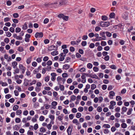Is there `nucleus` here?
<instances>
[{"label":"nucleus","instance_id":"338daca9","mask_svg":"<svg viewBox=\"0 0 135 135\" xmlns=\"http://www.w3.org/2000/svg\"><path fill=\"white\" fill-rule=\"evenodd\" d=\"M44 119L45 117L44 116H41L40 117L39 120L40 121H43L44 120Z\"/></svg>","mask_w":135,"mask_h":135},{"label":"nucleus","instance_id":"393cba45","mask_svg":"<svg viewBox=\"0 0 135 135\" xmlns=\"http://www.w3.org/2000/svg\"><path fill=\"white\" fill-rule=\"evenodd\" d=\"M59 87L60 90L61 91H63L64 90V87L62 85L59 84Z\"/></svg>","mask_w":135,"mask_h":135},{"label":"nucleus","instance_id":"f03ea898","mask_svg":"<svg viewBox=\"0 0 135 135\" xmlns=\"http://www.w3.org/2000/svg\"><path fill=\"white\" fill-rule=\"evenodd\" d=\"M43 33L42 32H37L35 34V37L36 38H42L43 36Z\"/></svg>","mask_w":135,"mask_h":135},{"label":"nucleus","instance_id":"bf43d9fd","mask_svg":"<svg viewBox=\"0 0 135 135\" xmlns=\"http://www.w3.org/2000/svg\"><path fill=\"white\" fill-rule=\"evenodd\" d=\"M49 80V76H47L46 77H45V80L46 82H48Z\"/></svg>","mask_w":135,"mask_h":135},{"label":"nucleus","instance_id":"864d4df0","mask_svg":"<svg viewBox=\"0 0 135 135\" xmlns=\"http://www.w3.org/2000/svg\"><path fill=\"white\" fill-rule=\"evenodd\" d=\"M124 42H125L124 40H120L119 43L120 45H123L124 44Z\"/></svg>","mask_w":135,"mask_h":135},{"label":"nucleus","instance_id":"58836bf2","mask_svg":"<svg viewBox=\"0 0 135 135\" xmlns=\"http://www.w3.org/2000/svg\"><path fill=\"white\" fill-rule=\"evenodd\" d=\"M52 62L51 60L48 61L47 62V64L48 65H51L52 64Z\"/></svg>","mask_w":135,"mask_h":135},{"label":"nucleus","instance_id":"13d9d810","mask_svg":"<svg viewBox=\"0 0 135 135\" xmlns=\"http://www.w3.org/2000/svg\"><path fill=\"white\" fill-rule=\"evenodd\" d=\"M99 68L97 67H93V71L95 72H97L98 71Z\"/></svg>","mask_w":135,"mask_h":135},{"label":"nucleus","instance_id":"cd10ccee","mask_svg":"<svg viewBox=\"0 0 135 135\" xmlns=\"http://www.w3.org/2000/svg\"><path fill=\"white\" fill-rule=\"evenodd\" d=\"M76 99V97L74 95H72L71 97V99L72 101L75 100Z\"/></svg>","mask_w":135,"mask_h":135},{"label":"nucleus","instance_id":"20e7f679","mask_svg":"<svg viewBox=\"0 0 135 135\" xmlns=\"http://www.w3.org/2000/svg\"><path fill=\"white\" fill-rule=\"evenodd\" d=\"M52 77L51 78V80L53 81H54L55 80L56 78L55 77L57 75L56 74L54 73H53L51 74Z\"/></svg>","mask_w":135,"mask_h":135},{"label":"nucleus","instance_id":"f3484780","mask_svg":"<svg viewBox=\"0 0 135 135\" xmlns=\"http://www.w3.org/2000/svg\"><path fill=\"white\" fill-rule=\"evenodd\" d=\"M82 75L81 76V78L82 79H85V75H86V76H87L88 74H87L85 73H83L82 74Z\"/></svg>","mask_w":135,"mask_h":135},{"label":"nucleus","instance_id":"423d86ee","mask_svg":"<svg viewBox=\"0 0 135 135\" xmlns=\"http://www.w3.org/2000/svg\"><path fill=\"white\" fill-rule=\"evenodd\" d=\"M71 127H73L72 126H69L67 129V131L68 135H71V132L72 130V128H71Z\"/></svg>","mask_w":135,"mask_h":135},{"label":"nucleus","instance_id":"dca6fc26","mask_svg":"<svg viewBox=\"0 0 135 135\" xmlns=\"http://www.w3.org/2000/svg\"><path fill=\"white\" fill-rule=\"evenodd\" d=\"M133 110L132 108H129L128 111L127 112V114L128 115H130L131 114V112Z\"/></svg>","mask_w":135,"mask_h":135},{"label":"nucleus","instance_id":"7c9ffc66","mask_svg":"<svg viewBox=\"0 0 135 135\" xmlns=\"http://www.w3.org/2000/svg\"><path fill=\"white\" fill-rule=\"evenodd\" d=\"M114 12H112L109 15V16L110 18H112L114 17Z\"/></svg>","mask_w":135,"mask_h":135},{"label":"nucleus","instance_id":"bb28decb","mask_svg":"<svg viewBox=\"0 0 135 135\" xmlns=\"http://www.w3.org/2000/svg\"><path fill=\"white\" fill-rule=\"evenodd\" d=\"M40 132H44L46 131V130L44 127H42L40 128Z\"/></svg>","mask_w":135,"mask_h":135},{"label":"nucleus","instance_id":"69168bd1","mask_svg":"<svg viewBox=\"0 0 135 135\" xmlns=\"http://www.w3.org/2000/svg\"><path fill=\"white\" fill-rule=\"evenodd\" d=\"M62 76L63 77L66 78L68 77V75L67 73H64L62 74Z\"/></svg>","mask_w":135,"mask_h":135},{"label":"nucleus","instance_id":"49530a36","mask_svg":"<svg viewBox=\"0 0 135 135\" xmlns=\"http://www.w3.org/2000/svg\"><path fill=\"white\" fill-rule=\"evenodd\" d=\"M21 121L20 119L19 118H16L15 119V122L16 123H19Z\"/></svg>","mask_w":135,"mask_h":135},{"label":"nucleus","instance_id":"603ef678","mask_svg":"<svg viewBox=\"0 0 135 135\" xmlns=\"http://www.w3.org/2000/svg\"><path fill=\"white\" fill-rule=\"evenodd\" d=\"M49 21V20L47 18L45 19L44 21V24H46Z\"/></svg>","mask_w":135,"mask_h":135},{"label":"nucleus","instance_id":"72a5a7b5","mask_svg":"<svg viewBox=\"0 0 135 135\" xmlns=\"http://www.w3.org/2000/svg\"><path fill=\"white\" fill-rule=\"evenodd\" d=\"M81 116V114L80 113H77L76 115V117L78 118H80Z\"/></svg>","mask_w":135,"mask_h":135},{"label":"nucleus","instance_id":"052dcab7","mask_svg":"<svg viewBox=\"0 0 135 135\" xmlns=\"http://www.w3.org/2000/svg\"><path fill=\"white\" fill-rule=\"evenodd\" d=\"M36 61L40 63L41 61L42 60L41 58L40 57H38L37 58Z\"/></svg>","mask_w":135,"mask_h":135},{"label":"nucleus","instance_id":"b1692460","mask_svg":"<svg viewBox=\"0 0 135 135\" xmlns=\"http://www.w3.org/2000/svg\"><path fill=\"white\" fill-rule=\"evenodd\" d=\"M21 29L19 27H17L16 28L15 32L16 33H18L21 31Z\"/></svg>","mask_w":135,"mask_h":135},{"label":"nucleus","instance_id":"7ed1b4c3","mask_svg":"<svg viewBox=\"0 0 135 135\" xmlns=\"http://www.w3.org/2000/svg\"><path fill=\"white\" fill-rule=\"evenodd\" d=\"M67 3L66 0H61L59 2V4L58 5L59 6H61L66 4Z\"/></svg>","mask_w":135,"mask_h":135},{"label":"nucleus","instance_id":"f704fd0d","mask_svg":"<svg viewBox=\"0 0 135 135\" xmlns=\"http://www.w3.org/2000/svg\"><path fill=\"white\" fill-rule=\"evenodd\" d=\"M6 33V35L8 37H10L11 35V34L9 32H7Z\"/></svg>","mask_w":135,"mask_h":135},{"label":"nucleus","instance_id":"0eeeda50","mask_svg":"<svg viewBox=\"0 0 135 135\" xmlns=\"http://www.w3.org/2000/svg\"><path fill=\"white\" fill-rule=\"evenodd\" d=\"M127 110V108L125 107H123L122 108V112L121 113L122 114H123L124 112H126Z\"/></svg>","mask_w":135,"mask_h":135},{"label":"nucleus","instance_id":"c85d7f7f","mask_svg":"<svg viewBox=\"0 0 135 135\" xmlns=\"http://www.w3.org/2000/svg\"><path fill=\"white\" fill-rule=\"evenodd\" d=\"M93 65L92 64L89 63L87 65V68L89 69H91L92 68Z\"/></svg>","mask_w":135,"mask_h":135},{"label":"nucleus","instance_id":"37998d69","mask_svg":"<svg viewBox=\"0 0 135 135\" xmlns=\"http://www.w3.org/2000/svg\"><path fill=\"white\" fill-rule=\"evenodd\" d=\"M71 45H78L77 43L76 42V41H71Z\"/></svg>","mask_w":135,"mask_h":135},{"label":"nucleus","instance_id":"a18cd8bd","mask_svg":"<svg viewBox=\"0 0 135 135\" xmlns=\"http://www.w3.org/2000/svg\"><path fill=\"white\" fill-rule=\"evenodd\" d=\"M78 110L80 112H82L83 110V108L82 107H80L78 108Z\"/></svg>","mask_w":135,"mask_h":135},{"label":"nucleus","instance_id":"6e6552de","mask_svg":"<svg viewBox=\"0 0 135 135\" xmlns=\"http://www.w3.org/2000/svg\"><path fill=\"white\" fill-rule=\"evenodd\" d=\"M123 18L125 20H127L128 17L127 14V13L125 12L122 15Z\"/></svg>","mask_w":135,"mask_h":135},{"label":"nucleus","instance_id":"2eb2a0df","mask_svg":"<svg viewBox=\"0 0 135 135\" xmlns=\"http://www.w3.org/2000/svg\"><path fill=\"white\" fill-rule=\"evenodd\" d=\"M17 50L20 52H22L24 51L23 47L22 46L19 47L17 49Z\"/></svg>","mask_w":135,"mask_h":135},{"label":"nucleus","instance_id":"473e14b6","mask_svg":"<svg viewBox=\"0 0 135 135\" xmlns=\"http://www.w3.org/2000/svg\"><path fill=\"white\" fill-rule=\"evenodd\" d=\"M97 111L99 112H100L102 110V108L100 107H98L97 109Z\"/></svg>","mask_w":135,"mask_h":135},{"label":"nucleus","instance_id":"3c124183","mask_svg":"<svg viewBox=\"0 0 135 135\" xmlns=\"http://www.w3.org/2000/svg\"><path fill=\"white\" fill-rule=\"evenodd\" d=\"M107 85H103L102 86V88L104 90H105L107 88Z\"/></svg>","mask_w":135,"mask_h":135},{"label":"nucleus","instance_id":"2f4dec72","mask_svg":"<svg viewBox=\"0 0 135 135\" xmlns=\"http://www.w3.org/2000/svg\"><path fill=\"white\" fill-rule=\"evenodd\" d=\"M73 122L74 123L76 124V125H77L78 124H79L78 120L76 119H74L73 121Z\"/></svg>","mask_w":135,"mask_h":135},{"label":"nucleus","instance_id":"774afa93","mask_svg":"<svg viewBox=\"0 0 135 135\" xmlns=\"http://www.w3.org/2000/svg\"><path fill=\"white\" fill-rule=\"evenodd\" d=\"M100 30V28L99 26H97L95 28V30L96 31H98Z\"/></svg>","mask_w":135,"mask_h":135},{"label":"nucleus","instance_id":"412c9836","mask_svg":"<svg viewBox=\"0 0 135 135\" xmlns=\"http://www.w3.org/2000/svg\"><path fill=\"white\" fill-rule=\"evenodd\" d=\"M106 34L107 36L108 37H110L112 35V34L108 31L106 32Z\"/></svg>","mask_w":135,"mask_h":135},{"label":"nucleus","instance_id":"5fc2aeb1","mask_svg":"<svg viewBox=\"0 0 135 135\" xmlns=\"http://www.w3.org/2000/svg\"><path fill=\"white\" fill-rule=\"evenodd\" d=\"M57 103L55 101H54L52 102L51 104L52 105L54 106H55L57 105Z\"/></svg>","mask_w":135,"mask_h":135},{"label":"nucleus","instance_id":"ddd939ff","mask_svg":"<svg viewBox=\"0 0 135 135\" xmlns=\"http://www.w3.org/2000/svg\"><path fill=\"white\" fill-rule=\"evenodd\" d=\"M57 4V3H45V5L46 6V7H49L50 6V5H54V4Z\"/></svg>","mask_w":135,"mask_h":135},{"label":"nucleus","instance_id":"9d476101","mask_svg":"<svg viewBox=\"0 0 135 135\" xmlns=\"http://www.w3.org/2000/svg\"><path fill=\"white\" fill-rule=\"evenodd\" d=\"M70 68V65L68 64H65L63 66V68L65 70H67Z\"/></svg>","mask_w":135,"mask_h":135},{"label":"nucleus","instance_id":"a19ab883","mask_svg":"<svg viewBox=\"0 0 135 135\" xmlns=\"http://www.w3.org/2000/svg\"><path fill=\"white\" fill-rule=\"evenodd\" d=\"M122 98L120 96H117L116 97V99L117 101L120 100H121Z\"/></svg>","mask_w":135,"mask_h":135},{"label":"nucleus","instance_id":"a211bd4d","mask_svg":"<svg viewBox=\"0 0 135 135\" xmlns=\"http://www.w3.org/2000/svg\"><path fill=\"white\" fill-rule=\"evenodd\" d=\"M55 47V46L54 45H52L51 46L49 47V50H54Z\"/></svg>","mask_w":135,"mask_h":135},{"label":"nucleus","instance_id":"4468645a","mask_svg":"<svg viewBox=\"0 0 135 135\" xmlns=\"http://www.w3.org/2000/svg\"><path fill=\"white\" fill-rule=\"evenodd\" d=\"M103 21H106L108 19V17L106 16H102L101 17Z\"/></svg>","mask_w":135,"mask_h":135},{"label":"nucleus","instance_id":"e2e57ef3","mask_svg":"<svg viewBox=\"0 0 135 135\" xmlns=\"http://www.w3.org/2000/svg\"><path fill=\"white\" fill-rule=\"evenodd\" d=\"M86 41H83L81 43L82 45L83 46H85L86 45Z\"/></svg>","mask_w":135,"mask_h":135},{"label":"nucleus","instance_id":"c756f323","mask_svg":"<svg viewBox=\"0 0 135 135\" xmlns=\"http://www.w3.org/2000/svg\"><path fill=\"white\" fill-rule=\"evenodd\" d=\"M101 45L102 46H104L106 45L107 43L105 41H102Z\"/></svg>","mask_w":135,"mask_h":135},{"label":"nucleus","instance_id":"6ab92c4d","mask_svg":"<svg viewBox=\"0 0 135 135\" xmlns=\"http://www.w3.org/2000/svg\"><path fill=\"white\" fill-rule=\"evenodd\" d=\"M18 107L19 106L18 105H15L13 106V110H16L18 109Z\"/></svg>","mask_w":135,"mask_h":135},{"label":"nucleus","instance_id":"ea45409f","mask_svg":"<svg viewBox=\"0 0 135 135\" xmlns=\"http://www.w3.org/2000/svg\"><path fill=\"white\" fill-rule=\"evenodd\" d=\"M21 113V110H17L16 112V114L17 115H20Z\"/></svg>","mask_w":135,"mask_h":135},{"label":"nucleus","instance_id":"1a4fd4ad","mask_svg":"<svg viewBox=\"0 0 135 135\" xmlns=\"http://www.w3.org/2000/svg\"><path fill=\"white\" fill-rule=\"evenodd\" d=\"M102 40H105V39L102 38V37H96L94 39V41H99Z\"/></svg>","mask_w":135,"mask_h":135},{"label":"nucleus","instance_id":"79ce46f5","mask_svg":"<svg viewBox=\"0 0 135 135\" xmlns=\"http://www.w3.org/2000/svg\"><path fill=\"white\" fill-rule=\"evenodd\" d=\"M49 59V57L47 56H45L44 57L43 59V60L45 61H47Z\"/></svg>","mask_w":135,"mask_h":135},{"label":"nucleus","instance_id":"4be33fe9","mask_svg":"<svg viewBox=\"0 0 135 135\" xmlns=\"http://www.w3.org/2000/svg\"><path fill=\"white\" fill-rule=\"evenodd\" d=\"M49 117L51 119V122H52L55 119V116L54 115H50L49 116Z\"/></svg>","mask_w":135,"mask_h":135},{"label":"nucleus","instance_id":"4d7b16f0","mask_svg":"<svg viewBox=\"0 0 135 135\" xmlns=\"http://www.w3.org/2000/svg\"><path fill=\"white\" fill-rule=\"evenodd\" d=\"M11 97V95L10 94H8L5 95V98L7 99H8Z\"/></svg>","mask_w":135,"mask_h":135},{"label":"nucleus","instance_id":"4c0bfd02","mask_svg":"<svg viewBox=\"0 0 135 135\" xmlns=\"http://www.w3.org/2000/svg\"><path fill=\"white\" fill-rule=\"evenodd\" d=\"M20 72V70L19 69L17 68H16V69L15 70V72H14V74H15L16 73H18Z\"/></svg>","mask_w":135,"mask_h":135},{"label":"nucleus","instance_id":"680f3d73","mask_svg":"<svg viewBox=\"0 0 135 135\" xmlns=\"http://www.w3.org/2000/svg\"><path fill=\"white\" fill-rule=\"evenodd\" d=\"M19 67L20 69L21 70L25 68L22 64H20L19 65Z\"/></svg>","mask_w":135,"mask_h":135},{"label":"nucleus","instance_id":"0e129e2a","mask_svg":"<svg viewBox=\"0 0 135 135\" xmlns=\"http://www.w3.org/2000/svg\"><path fill=\"white\" fill-rule=\"evenodd\" d=\"M120 108L119 107H117L115 109V111L116 112H119L120 111Z\"/></svg>","mask_w":135,"mask_h":135},{"label":"nucleus","instance_id":"aec40b11","mask_svg":"<svg viewBox=\"0 0 135 135\" xmlns=\"http://www.w3.org/2000/svg\"><path fill=\"white\" fill-rule=\"evenodd\" d=\"M121 126L123 128H126L127 127V125L125 123H122L121 125Z\"/></svg>","mask_w":135,"mask_h":135},{"label":"nucleus","instance_id":"6e6d98bb","mask_svg":"<svg viewBox=\"0 0 135 135\" xmlns=\"http://www.w3.org/2000/svg\"><path fill=\"white\" fill-rule=\"evenodd\" d=\"M110 104L113 106H114L116 105V102L114 101H112L110 102Z\"/></svg>","mask_w":135,"mask_h":135},{"label":"nucleus","instance_id":"f257e3e1","mask_svg":"<svg viewBox=\"0 0 135 135\" xmlns=\"http://www.w3.org/2000/svg\"><path fill=\"white\" fill-rule=\"evenodd\" d=\"M110 23L109 22L101 21L100 23V26L103 27H106L109 26Z\"/></svg>","mask_w":135,"mask_h":135},{"label":"nucleus","instance_id":"e433bc0d","mask_svg":"<svg viewBox=\"0 0 135 135\" xmlns=\"http://www.w3.org/2000/svg\"><path fill=\"white\" fill-rule=\"evenodd\" d=\"M13 16L14 17L16 18L19 17V15L18 13H16L13 14Z\"/></svg>","mask_w":135,"mask_h":135},{"label":"nucleus","instance_id":"de8ad7c7","mask_svg":"<svg viewBox=\"0 0 135 135\" xmlns=\"http://www.w3.org/2000/svg\"><path fill=\"white\" fill-rule=\"evenodd\" d=\"M109 57L108 55L105 56L104 57V59L106 61H108L109 60Z\"/></svg>","mask_w":135,"mask_h":135},{"label":"nucleus","instance_id":"c9c22d12","mask_svg":"<svg viewBox=\"0 0 135 135\" xmlns=\"http://www.w3.org/2000/svg\"><path fill=\"white\" fill-rule=\"evenodd\" d=\"M116 79L118 80H119L120 79L121 77L120 75H117L115 76Z\"/></svg>","mask_w":135,"mask_h":135},{"label":"nucleus","instance_id":"f8f14e48","mask_svg":"<svg viewBox=\"0 0 135 135\" xmlns=\"http://www.w3.org/2000/svg\"><path fill=\"white\" fill-rule=\"evenodd\" d=\"M58 51H55L51 53V55L52 56L56 55L58 54Z\"/></svg>","mask_w":135,"mask_h":135},{"label":"nucleus","instance_id":"8fccbe9b","mask_svg":"<svg viewBox=\"0 0 135 135\" xmlns=\"http://www.w3.org/2000/svg\"><path fill=\"white\" fill-rule=\"evenodd\" d=\"M4 41L7 44L9 42V39L8 38H6L4 40Z\"/></svg>","mask_w":135,"mask_h":135},{"label":"nucleus","instance_id":"c03bdc74","mask_svg":"<svg viewBox=\"0 0 135 135\" xmlns=\"http://www.w3.org/2000/svg\"><path fill=\"white\" fill-rule=\"evenodd\" d=\"M9 31L12 33H13L15 32V29L13 27H11L9 29Z\"/></svg>","mask_w":135,"mask_h":135},{"label":"nucleus","instance_id":"9b49d317","mask_svg":"<svg viewBox=\"0 0 135 135\" xmlns=\"http://www.w3.org/2000/svg\"><path fill=\"white\" fill-rule=\"evenodd\" d=\"M28 28V26L26 22H25L24 25H23L22 29L24 30L27 29Z\"/></svg>","mask_w":135,"mask_h":135},{"label":"nucleus","instance_id":"a878e982","mask_svg":"<svg viewBox=\"0 0 135 135\" xmlns=\"http://www.w3.org/2000/svg\"><path fill=\"white\" fill-rule=\"evenodd\" d=\"M103 127L106 128H110V126L109 124H104L103 126Z\"/></svg>","mask_w":135,"mask_h":135},{"label":"nucleus","instance_id":"09e8293b","mask_svg":"<svg viewBox=\"0 0 135 135\" xmlns=\"http://www.w3.org/2000/svg\"><path fill=\"white\" fill-rule=\"evenodd\" d=\"M110 67L111 68L113 69H115L116 68L115 65H112Z\"/></svg>","mask_w":135,"mask_h":135},{"label":"nucleus","instance_id":"39448f33","mask_svg":"<svg viewBox=\"0 0 135 135\" xmlns=\"http://www.w3.org/2000/svg\"><path fill=\"white\" fill-rule=\"evenodd\" d=\"M106 33L105 32H101L100 33V35L102 37V38L105 39V40L106 39V36L105 34Z\"/></svg>","mask_w":135,"mask_h":135},{"label":"nucleus","instance_id":"5701e85b","mask_svg":"<svg viewBox=\"0 0 135 135\" xmlns=\"http://www.w3.org/2000/svg\"><path fill=\"white\" fill-rule=\"evenodd\" d=\"M109 94L110 95V96H109V97L110 96L113 97L115 95V93L113 91H112L110 92L109 93Z\"/></svg>","mask_w":135,"mask_h":135}]
</instances>
